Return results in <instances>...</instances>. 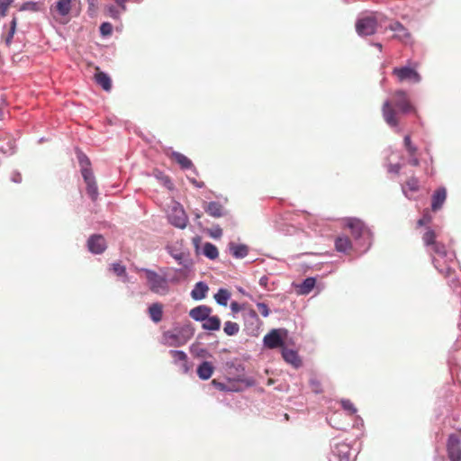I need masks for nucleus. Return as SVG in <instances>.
<instances>
[{
  "mask_svg": "<svg viewBox=\"0 0 461 461\" xmlns=\"http://www.w3.org/2000/svg\"><path fill=\"white\" fill-rule=\"evenodd\" d=\"M437 234L434 230L428 229L422 236V240L432 257V262L436 269L448 278V284L453 291L461 294V285L459 281L451 277L454 267L456 265V255L454 251L447 250L445 245L436 240Z\"/></svg>",
  "mask_w": 461,
  "mask_h": 461,
  "instance_id": "1",
  "label": "nucleus"
},
{
  "mask_svg": "<svg viewBox=\"0 0 461 461\" xmlns=\"http://www.w3.org/2000/svg\"><path fill=\"white\" fill-rule=\"evenodd\" d=\"M395 108L402 113L415 111L405 91L397 90L393 92L391 99L386 100L382 106L384 120L391 127L399 125V118Z\"/></svg>",
  "mask_w": 461,
  "mask_h": 461,
  "instance_id": "2",
  "label": "nucleus"
},
{
  "mask_svg": "<svg viewBox=\"0 0 461 461\" xmlns=\"http://www.w3.org/2000/svg\"><path fill=\"white\" fill-rule=\"evenodd\" d=\"M194 333V330L190 323L177 325L163 332L161 343L167 347H181L192 339Z\"/></svg>",
  "mask_w": 461,
  "mask_h": 461,
  "instance_id": "3",
  "label": "nucleus"
},
{
  "mask_svg": "<svg viewBox=\"0 0 461 461\" xmlns=\"http://www.w3.org/2000/svg\"><path fill=\"white\" fill-rule=\"evenodd\" d=\"M77 158L81 169V174L86 185V193L88 197L95 201L98 197V187L96 185L95 177L91 168L90 159L82 152L77 154Z\"/></svg>",
  "mask_w": 461,
  "mask_h": 461,
  "instance_id": "4",
  "label": "nucleus"
},
{
  "mask_svg": "<svg viewBox=\"0 0 461 461\" xmlns=\"http://www.w3.org/2000/svg\"><path fill=\"white\" fill-rule=\"evenodd\" d=\"M138 273H143L149 290L157 294L165 295L169 291V284L165 275H159L152 269L136 267Z\"/></svg>",
  "mask_w": 461,
  "mask_h": 461,
  "instance_id": "5",
  "label": "nucleus"
},
{
  "mask_svg": "<svg viewBox=\"0 0 461 461\" xmlns=\"http://www.w3.org/2000/svg\"><path fill=\"white\" fill-rule=\"evenodd\" d=\"M165 249L184 268L190 269L193 267L194 262L189 249L184 246L183 241L168 243L166 245Z\"/></svg>",
  "mask_w": 461,
  "mask_h": 461,
  "instance_id": "6",
  "label": "nucleus"
},
{
  "mask_svg": "<svg viewBox=\"0 0 461 461\" xmlns=\"http://www.w3.org/2000/svg\"><path fill=\"white\" fill-rule=\"evenodd\" d=\"M345 222L354 238L356 240H364L367 243L368 248L370 246L371 233L363 221L357 218H347Z\"/></svg>",
  "mask_w": 461,
  "mask_h": 461,
  "instance_id": "7",
  "label": "nucleus"
},
{
  "mask_svg": "<svg viewBox=\"0 0 461 461\" xmlns=\"http://www.w3.org/2000/svg\"><path fill=\"white\" fill-rule=\"evenodd\" d=\"M167 220L175 227L185 229L188 222V217L180 203H173L167 209Z\"/></svg>",
  "mask_w": 461,
  "mask_h": 461,
  "instance_id": "8",
  "label": "nucleus"
},
{
  "mask_svg": "<svg viewBox=\"0 0 461 461\" xmlns=\"http://www.w3.org/2000/svg\"><path fill=\"white\" fill-rule=\"evenodd\" d=\"M376 29L377 18L374 15L361 17L356 22V31L360 36L373 35Z\"/></svg>",
  "mask_w": 461,
  "mask_h": 461,
  "instance_id": "9",
  "label": "nucleus"
},
{
  "mask_svg": "<svg viewBox=\"0 0 461 461\" xmlns=\"http://www.w3.org/2000/svg\"><path fill=\"white\" fill-rule=\"evenodd\" d=\"M287 330L285 329H274L263 339L264 345L268 348H276L284 346V337Z\"/></svg>",
  "mask_w": 461,
  "mask_h": 461,
  "instance_id": "10",
  "label": "nucleus"
},
{
  "mask_svg": "<svg viewBox=\"0 0 461 461\" xmlns=\"http://www.w3.org/2000/svg\"><path fill=\"white\" fill-rule=\"evenodd\" d=\"M394 32L393 39L401 41L403 44H411L412 36L411 32L398 21H394L386 28Z\"/></svg>",
  "mask_w": 461,
  "mask_h": 461,
  "instance_id": "11",
  "label": "nucleus"
},
{
  "mask_svg": "<svg viewBox=\"0 0 461 461\" xmlns=\"http://www.w3.org/2000/svg\"><path fill=\"white\" fill-rule=\"evenodd\" d=\"M393 75L397 77L399 82L409 81L418 83L420 81V74L414 68L409 67L394 68Z\"/></svg>",
  "mask_w": 461,
  "mask_h": 461,
  "instance_id": "12",
  "label": "nucleus"
},
{
  "mask_svg": "<svg viewBox=\"0 0 461 461\" xmlns=\"http://www.w3.org/2000/svg\"><path fill=\"white\" fill-rule=\"evenodd\" d=\"M72 8V0H56L50 6V13L56 20H61L67 17Z\"/></svg>",
  "mask_w": 461,
  "mask_h": 461,
  "instance_id": "13",
  "label": "nucleus"
},
{
  "mask_svg": "<svg viewBox=\"0 0 461 461\" xmlns=\"http://www.w3.org/2000/svg\"><path fill=\"white\" fill-rule=\"evenodd\" d=\"M447 450L451 461H461V441L456 435L451 434L448 437Z\"/></svg>",
  "mask_w": 461,
  "mask_h": 461,
  "instance_id": "14",
  "label": "nucleus"
},
{
  "mask_svg": "<svg viewBox=\"0 0 461 461\" xmlns=\"http://www.w3.org/2000/svg\"><path fill=\"white\" fill-rule=\"evenodd\" d=\"M106 248V240L100 234H93L87 240V249L93 254H102Z\"/></svg>",
  "mask_w": 461,
  "mask_h": 461,
  "instance_id": "15",
  "label": "nucleus"
},
{
  "mask_svg": "<svg viewBox=\"0 0 461 461\" xmlns=\"http://www.w3.org/2000/svg\"><path fill=\"white\" fill-rule=\"evenodd\" d=\"M330 461H353L352 450L349 445L346 443H339L333 450Z\"/></svg>",
  "mask_w": 461,
  "mask_h": 461,
  "instance_id": "16",
  "label": "nucleus"
},
{
  "mask_svg": "<svg viewBox=\"0 0 461 461\" xmlns=\"http://www.w3.org/2000/svg\"><path fill=\"white\" fill-rule=\"evenodd\" d=\"M170 355L174 359V363L179 365L180 369L184 374H187L191 366L187 361V355L183 350H170Z\"/></svg>",
  "mask_w": 461,
  "mask_h": 461,
  "instance_id": "17",
  "label": "nucleus"
},
{
  "mask_svg": "<svg viewBox=\"0 0 461 461\" xmlns=\"http://www.w3.org/2000/svg\"><path fill=\"white\" fill-rule=\"evenodd\" d=\"M212 309L204 304L198 305L189 312V316L195 321L203 322L212 313Z\"/></svg>",
  "mask_w": 461,
  "mask_h": 461,
  "instance_id": "18",
  "label": "nucleus"
},
{
  "mask_svg": "<svg viewBox=\"0 0 461 461\" xmlns=\"http://www.w3.org/2000/svg\"><path fill=\"white\" fill-rule=\"evenodd\" d=\"M96 73L95 74V80L97 85H99L104 91L109 92L112 89V80L110 77L101 71L97 67L95 68Z\"/></svg>",
  "mask_w": 461,
  "mask_h": 461,
  "instance_id": "19",
  "label": "nucleus"
},
{
  "mask_svg": "<svg viewBox=\"0 0 461 461\" xmlns=\"http://www.w3.org/2000/svg\"><path fill=\"white\" fill-rule=\"evenodd\" d=\"M208 290L209 287L207 284L200 281L195 284L191 291V297L195 301H201L206 297Z\"/></svg>",
  "mask_w": 461,
  "mask_h": 461,
  "instance_id": "20",
  "label": "nucleus"
},
{
  "mask_svg": "<svg viewBox=\"0 0 461 461\" xmlns=\"http://www.w3.org/2000/svg\"><path fill=\"white\" fill-rule=\"evenodd\" d=\"M214 371V366L209 361L202 362L197 367V375L202 380H208L211 378Z\"/></svg>",
  "mask_w": 461,
  "mask_h": 461,
  "instance_id": "21",
  "label": "nucleus"
},
{
  "mask_svg": "<svg viewBox=\"0 0 461 461\" xmlns=\"http://www.w3.org/2000/svg\"><path fill=\"white\" fill-rule=\"evenodd\" d=\"M229 250L235 258H244L249 254V248L244 244L230 242L229 244Z\"/></svg>",
  "mask_w": 461,
  "mask_h": 461,
  "instance_id": "22",
  "label": "nucleus"
},
{
  "mask_svg": "<svg viewBox=\"0 0 461 461\" xmlns=\"http://www.w3.org/2000/svg\"><path fill=\"white\" fill-rule=\"evenodd\" d=\"M202 328L208 331H217L221 329V320L218 316L209 315L203 322Z\"/></svg>",
  "mask_w": 461,
  "mask_h": 461,
  "instance_id": "23",
  "label": "nucleus"
},
{
  "mask_svg": "<svg viewBox=\"0 0 461 461\" xmlns=\"http://www.w3.org/2000/svg\"><path fill=\"white\" fill-rule=\"evenodd\" d=\"M282 356L285 362L292 366L298 367L301 365V360L296 351L284 348L282 350Z\"/></svg>",
  "mask_w": 461,
  "mask_h": 461,
  "instance_id": "24",
  "label": "nucleus"
},
{
  "mask_svg": "<svg viewBox=\"0 0 461 461\" xmlns=\"http://www.w3.org/2000/svg\"><path fill=\"white\" fill-rule=\"evenodd\" d=\"M244 320H245L246 325L249 324L254 327L253 330H258L259 328L260 320H259L257 312L254 310H252V309L247 310L244 312Z\"/></svg>",
  "mask_w": 461,
  "mask_h": 461,
  "instance_id": "25",
  "label": "nucleus"
},
{
  "mask_svg": "<svg viewBox=\"0 0 461 461\" xmlns=\"http://www.w3.org/2000/svg\"><path fill=\"white\" fill-rule=\"evenodd\" d=\"M171 158L183 168L189 169L194 167L193 162L190 158L179 152H173Z\"/></svg>",
  "mask_w": 461,
  "mask_h": 461,
  "instance_id": "26",
  "label": "nucleus"
},
{
  "mask_svg": "<svg viewBox=\"0 0 461 461\" xmlns=\"http://www.w3.org/2000/svg\"><path fill=\"white\" fill-rule=\"evenodd\" d=\"M419 189V181L416 177L411 176L402 185V191L408 199L412 197L409 194V192H416Z\"/></svg>",
  "mask_w": 461,
  "mask_h": 461,
  "instance_id": "27",
  "label": "nucleus"
},
{
  "mask_svg": "<svg viewBox=\"0 0 461 461\" xmlns=\"http://www.w3.org/2000/svg\"><path fill=\"white\" fill-rule=\"evenodd\" d=\"M149 314L150 319L158 323L162 320L163 310L162 305L158 303H155L149 307Z\"/></svg>",
  "mask_w": 461,
  "mask_h": 461,
  "instance_id": "28",
  "label": "nucleus"
},
{
  "mask_svg": "<svg viewBox=\"0 0 461 461\" xmlns=\"http://www.w3.org/2000/svg\"><path fill=\"white\" fill-rule=\"evenodd\" d=\"M206 212L215 218L221 217L225 214L222 203H207Z\"/></svg>",
  "mask_w": 461,
  "mask_h": 461,
  "instance_id": "29",
  "label": "nucleus"
},
{
  "mask_svg": "<svg viewBox=\"0 0 461 461\" xmlns=\"http://www.w3.org/2000/svg\"><path fill=\"white\" fill-rule=\"evenodd\" d=\"M335 248L339 252H347L351 248V242L347 236H339L335 240Z\"/></svg>",
  "mask_w": 461,
  "mask_h": 461,
  "instance_id": "30",
  "label": "nucleus"
},
{
  "mask_svg": "<svg viewBox=\"0 0 461 461\" xmlns=\"http://www.w3.org/2000/svg\"><path fill=\"white\" fill-rule=\"evenodd\" d=\"M203 255L209 259H216L219 257V251L215 245L210 242L204 243L203 247Z\"/></svg>",
  "mask_w": 461,
  "mask_h": 461,
  "instance_id": "31",
  "label": "nucleus"
},
{
  "mask_svg": "<svg viewBox=\"0 0 461 461\" xmlns=\"http://www.w3.org/2000/svg\"><path fill=\"white\" fill-rule=\"evenodd\" d=\"M230 293L224 288H220L218 292L214 294V299L216 303L221 306H226L228 301L230 298Z\"/></svg>",
  "mask_w": 461,
  "mask_h": 461,
  "instance_id": "32",
  "label": "nucleus"
},
{
  "mask_svg": "<svg viewBox=\"0 0 461 461\" xmlns=\"http://www.w3.org/2000/svg\"><path fill=\"white\" fill-rule=\"evenodd\" d=\"M315 278L307 277L303 281V283L299 285L300 294H308L315 285Z\"/></svg>",
  "mask_w": 461,
  "mask_h": 461,
  "instance_id": "33",
  "label": "nucleus"
},
{
  "mask_svg": "<svg viewBox=\"0 0 461 461\" xmlns=\"http://www.w3.org/2000/svg\"><path fill=\"white\" fill-rule=\"evenodd\" d=\"M223 330L226 335L234 336L239 332L240 326L238 323L229 321L224 323Z\"/></svg>",
  "mask_w": 461,
  "mask_h": 461,
  "instance_id": "34",
  "label": "nucleus"
},
{
  "mask_svg": "<svg viewBox=\"0 0 461 461\" xmlns=\"http://www.w3.org/2000/svg\"><path fill=\"white\" fill-rule=\"evenodd\" d=\"M403 142L409 156H414L417 154L418 149L411 143L410 135H406L404 137Z\"/></svg>",
  "mask_w": 461,
  "mask_h": 461,
  "instance_id": "35",
  "label": "nucleus"
},
{
  "mask_svg": "<svg viewBox=\"0 0 461 461\" xmlns=\"http://www.w3.org/2000/svg\"><path fill=\"white\" fill-rule=\"evenodd\" d=\"M112 269L115 275H117L118 276L124 277V281H127L126 268L124 266H122L120 263H113L112 265Z\"/></svg>",
  "mask_w": 461,
  "mask_h": 461,
  "instance_id": "36",
  "label": "nucleus"
},
{
  "mask_svg": "<svg viewBox=\"0 0 461 461\" xmlns=\"http://www.w3.org/2000/svg\"><path fill=\"white\" fill-rule=\"evenodd\" d=\"M16 25H17V18L15 16L13 17L10 24V31L5 38V42L7 45H10L12 42V40L14 38V35L16 31Z\"/></svg>",
  "mask_w": 461,
  "mask_h": 461,
  "instance_id": "37",
  "label": "nucleus"
},
{
  "mask_svg": "<svg viewBox=\"0 0 461 461\" xmlns=\"http://www.w3.org/2000/svg\"><path fill=\"white\" fill-rule=\"evenodd\" d=\"M447 198V190L444 187L437 189L432 196L431 202H444Z\"/></svg>",
  "mask_w": 461,
  "mask_h": 461,
  "instance_id": "38",
  "label": "nucleus"
},
{
  "mask_svg": "<svg viewBox=\"0 0 461 461\" xmlns=\"http://www.w3.org/2000/svg\"><path fill=\"white\" fill-rule=\"evenodd\" d=\"M14 0H0V18L6 16L9 7Z\"/></svg>",
  "mask_w": 461,
  "mask_h": 461,
  "instance_id": "39",
  "label": "nucleus"
},
{
  "mask_svg": "<svg viewBox=\"0 0 461 461\" xmlns=\"http://www.w3.org/2000/svg\"><path fill=\"white\" fill-rule=\"evenodd\" d=\"M341 406L343 410L346 411L349 415H353L357 412V408L349 400H341Z\"/></svg>",
  "mask_w": 461,
  "mask_h": 461,
  "instance_id": "40",
  "label": "nucleus"
},
{
  "mask_svg": "<svg viewBox=\"0 0 461 461\" xmlns=\"http://www.w3.org/2000/svg\"><path fill=\"white\" fill-rule=\"evenodd\" d=\"M40 10V5L36 2H26L22 5L20 11H32L38 12Z\"/></svg>",
  "mask_w": 461,
  "mask_h": 461,
  "instance_id": "41",
  "label": "nucleus"
},
{
  "mask_svg": "<svg viewBox=\"0 0 461 461\" xmlns=\"http://www.w3.org/2000/svg\"><path fill=\"white\" fill-rule=\"evenodd\" d=\"M113 25L110 23H103L100 26V32L103 36L112 34Z\"/></svg>",
  "mask_w": 461,
  "mask_h": 461,
  "instance_id": "42",
  "label": "nucleus"
},
{
  "mask_svg": "<svg viewBox=\"0 0 461 461\" xmlns=\"http://www.w3.org/2000/svg\"><path fill=\"white\" fill-rule=\"evenodd\" d=\"M431 215L429 212H424L422 217L418 221V226H424L431 221Z\"/></svg>",
  "mask_w": 461,
  "mask_h": 461,
  "instance_id": "43",
  "label": "nucleus"
},
{
  "mask_svg": "<svg viewBox=\"0 0 461 461\" xmlns=\"http://www.w3.org/2000/svg\"><path fill=\"white\" fill-rule=\"evenodd\" d=\"M257 306L263 317H268L270 313V310L268 306L265 303H258Z\"/></svg>",
  "mask_w": 461,
  "mask_h": 461,
  "instance_id": "44",
  "label": "nucleus"
},
{
  "mask_svg": "<svg viewBox=\"0 0 461 461\" xmlns=\"http://www.w3.org/2000/svg\"><path fill=\"white\" fill-rule=\"evenodd\" d=\"M156 176H157V177H158V178H159V179L162 181V183H163V184H164V185H165L168 189H171V188H172L173 184H172V182H171V180L169 179V177H168V176H164V175H163L162 173H160V172H158V173L156 174Z\"/></svg>",
  "mask_w": 461,
  "mask_h": 461,
  "instance_id": "45",
  "label": "nucleus"
},
{
  "mask_svg": "<svg viewBox=\"0 0 461 461\" xmlns=\"http://www.w3.org/2000/svg\"><path fill=\"white\" fill-rule=\"evenodd\" d=\"M156 176H157V177H158V178H159V179L162 181V183H163V184H164V185H165L168 189H171V188H172L173 184H172V182H171V180L169 179V177H168V176H164V175H163L162 173H160V172H158V173L156 174Z\"/></svg>",
  "mask_w": 461,
  "mask_h": 461,
  "instance_id": "46",
  "label": "nucleus"
},
{
  "mask_svg": "<svg viewBox=\"0 0 461 461\" xmlns=\"http://www.w3.org/2000/svg\"><path fill=\"white\" fill-rule=\"evenodd\" d=\"M312 390L314 393H320L321 392V384L314 378L311 379L310 381Z\"/></svg>",
  "mask_w": 461,
  "mask_h": 461,
  "instance_id": "47",
  "label": "nucleus"
},
{
  "mask_svg": "<svg viewBox=\"0 0 461 461\" xmlns=\"http://www.w3.org/2000/svg\"><path fill=\"white\" fill-rule=\"evenodd\" d=\"M108 13H109V15L113 18H118L119 15H120V13L119 11L117 10V8L113 5H111L108 7Z\"/></svg>",
  "mask_w": 461,
  "mask_h": 461,
  "instance_id": "48",
  "label": "nucleus"
},
{
  "mask_svg": "<svg viewBox=\"0 0 461 461\" xmlns=\"http://www.w3.org/2000/svg\"><path fill=\"white\" fill-rule=\"evenodd\" d=\"M222 235V230L221 228L217 227L214 230H212L211 236L214 239L221 238Z\"/></svg>",
  "mask_w": 461,
  "mask_h": 461,
  "instance_id": "49",
  "label": "nucleus"
},
{
  "mask_svg": "<svg viewBox=\"0 0 461 461\" xmlns=\"http://www.w3.org/2000/svg\"><path fill=\"white\" fill-rule=\"evenodd\" d=\"M401 169V166L399 164L390 165L388 167V171L395 174H399Z\"/></svg>",
  "mask_w": 461,
  "mask_h": 461,
  "instance_id": "50",
  "label": "nucleus"
},
{
  "mask_svg": "<svg viewBox=\"0 0 461 461\" xmlns=\"http://www.w3.org/2000/svg\"><path fill=\"white\" fill-rule=\"evenodd\" d=\"M409 163L413 167H418L420 165V160L417 158V154L414 156H410Z\"/></svg>",
  "mask_w": 461,
  "mask_h": 461,
  "instance_id": "51",
  "label": "nucleus"
},
{
  "mask_svg": "<svg viewBox=\"0 0 461 461\" xmlns=\"http://www.w3.org/2000/svg\"><path fill=\"white\" fill-rule=\"evenodd\" d=\"M230 309L232 312H237L241 309V307L237 302H232L230 304Z\"/></svg>",
  "mask_w": 461,
  "mask_h": 461,
  "instance_id": "52",
  "label": "nucleus"
},
{
  "mask_svg": "<svg viewBox=\"0 0 461 461\" xmlns=\"http://www.w3.org/2000/svg\"><path fill=\"white\" fill-rule=\"evenodd\" d=\"M88 1V4H89V10L92 11L93 13L95 11V2L96 0H87Z\"/></svg>",
  "mask_w": 461,
  "mask_h": 461,
  "instance_id": "53",
  "label": "nucleus"
},
{
  "mask_svg": "<svg viewBox=\"0 0 461 461\" xmlns=\"http://www.w3.org/2000/svg\"><path fill=\"white\" fill-rule=\"evenodd\" d=\"M267 281H268V278H267L266 276H262V277L259 279V285H260L261 286H263V287H266V286H267Z\"/></svg>",
  "mask_w": 461,
  "mask_h": 461,
  "instance_id": "54",
  "label": "nucleus"
},
{
  "mask_svg": "<svg viewBox=\"0 0 461 461\" xmlns=\"http://www.w3.org/2000/svg\"><path fill=\"white\" fill-rule=\"evenodd\" d=\"M443 203H431V210L433 212H437L438 211L439 209H441V206H442Z\"/></svg>",
  "mask_w": 461,
  "mask_h": 461,
  "instance_id": "55",
  "label": "nucleus"
},
{
  "mask_svg": "<svg viewBox=\"0 0 461 461\" xmlns=\"http://www.w3.org/2000/svg\"><path fill=\"white\" fill-rule=\"evenodd\" d=\"M217 388L221 389V390H224L225 389V385L221 383H218L216 382L215 380H213L212 382Z\"/></svg>",
  "mask_w": 461,
  "mask_h": 461,
  "instance_id": "56",
  "label": "nucleus"
},
{
  "mask_svg": "<svg viewBox=\"0 0 461 461\" xmlns=\"http://www.w3.org/2000/svg\"><path fill=\"white\" fill-rule=\"evenodd\" d=\"M193 183L195 184L198 187H202L203 185V183H198L195 180H193Z\"/></svg>",
  "mask_w": 461,
  "mask_h": 461,
  "instance_id": "57",
  "label": "nucleus"
},
{
  "mask_svg": "<svg viewBox=\"0 0 461 461\" xmlns=\"http://www.w3.org/2000/svg\"><path fill=\"white\" fill-rule=\"evenodd\" d=\"M375 46L379 49V50H382V44L381 43H375Z\"/></svg>",
  "mask_w": 461,
  "mask_h": 461,
  "instance_id": "58",
  "label": "nucleus"
},
{
  "mask_svg": "<svg viewBox=\"0 0 461 461\" xmlns=\"http://www.w3.org/2000/svg\"><path fill=\"white\" fill-rule=\"evenodd\" d=\"M126 0H117V3L120 5H122V4L125 2Z\"/></svg>",
  "mask_w": 461,
  "mask_h": 461,
  "instance_id": "59",
  "label": "nucleus"
},
{
  "mask_svg": "<svg viewBox=\"0 0 461 461\" xmlns=\"http://www.w3.org/2000/svg\"><path fill=\"white\" fill-rule=\"evenodd\" d=\"M457 429L461 431V428H457Z\"/></svg>",
  "mask_w": 461,
  "mask_h": 461,
  "instance_id": "60",
  "label": "nucleus"
},
{
  "mask_svg": "<svg viewBox=\"0 0 461 461\" xmlns=\"http://www.w3.org/2000/svg\"><path fill=\"white\" fill-rule=\"evenodd\" d=\"M329 461H330V458L329 459Z\"/></svg>",
  "mask_w": 461,
  "mask_h": 461,
  "instance_id": "61",
  "label": "nucleus"
}]
</instances>
